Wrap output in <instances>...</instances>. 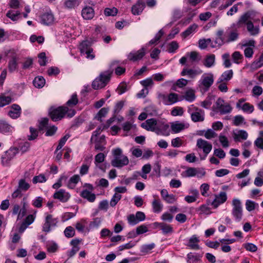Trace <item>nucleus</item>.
I'll return each mask as SVG.
<instances>
[{"label":"nucleus","mask_w":263,"mask_h":263,"mask_svg":"<svg viewBox=\"0 0 263 263\" xmlns=\"http://www.w3.org/2000/svg\"><path fill=\"white\" fill-rule=\"evenodd\" d=\"M236 26H233V24L231 27L228 28L226 31L224 36L223 31L222 30H219L217 33V37L215 41V44H217L218 46H221L224 43H228L230 42H234L237 40L239 36L237 29Z\"/></svg>","instance_id":"1"},{"label":"nucleus","mask_w":263,"mask_h":263,"mask_svg":"<svg viewBox=\"0 0 263 263\" xmlns=\"http://www.w3.org/2000/svg\"><path fill=\"white\" fill-rule=\"evenodd\" d=\"M75 114L74 110L69 109L66 106H59L57 108L51 107L49 110L50 117L53 121L61 120L66 115L68 117L71 118Z\"/></svg>","instance_id":"2"},{"label":"nucleus","mask_w":263,"mask_h":263,"mask_svg":"<svg viewBox=\"0 0 263 263\" xmlns=\"http://www.w3.org/2000/svg\"><path fill=\"white\" fill-rule=\"evenodd\" d=\"M112 72L105 71L101 72L92 82V87L95 89H99L104 87L110 80Z\"/></svg>","instance_id":"3"},{"label":"nucleus","mask_w":263,"mask_h":263,"mask_svg":"<svg viewBox=\"0 0 263 263\" xmlns=\"http://www.w3.org/2000/svg\"><path fill=\"white\" fill-rule=\"evenodd\" d=\"M214 82L212 73H204L198 81V87L200 92L204 94L207 92Z\"/></svg>","instance_id":"4"},{"label":"nucleus","mask_w":263,"mask_h":263,"mask_svg":"<svg viewBox=\"0 0 263 263\" xmlns=\"http://www.w3.org/2000/svg\"><path fill=\"white\" fill-rule=\"evenodd\" d=\"M122 149L117 148L113 150L112 153L114 156V159L111 160V165L116 167H122L127 165L129 163L127 157L122 155Z\"/></svg>","instance_id":"5"},{"label":"nucleus","mask_w":263,"mask_h":263,"mask_svg":"<svg viewBox=\"0 0 263 263\" xmlns=\"http://www.w3.org/2000/svg\"><path fill=\"white\" fill-rule=\"evenodd\" d=\"M187 111L191 115V119L193 122H197L204 121V110L192 105L188 108Z\"/></svg>","instance_id":"6"},{"label":"nucleus","mask_w":263,"mask_h":263,"mask_svg":"<svg viewBox=\"0 0 263 263\" xmlns=\"http://www.w3.org/2000/svg\"><path fill=\"white\" fill-rule=\"evenodd\" d=\"M232 215L237 222L240 221L242 218V206L241 201L238 199L232 200Z\"/></svg>","instance_id":"7"},{"label":"nucleus","mask_w":263,"mask_h":263,"mask_svg":"<svg viewBox=\"0 0 263 263\" xmlns=\"http://www.w3.org/2000/svg\"><path fill=\"white\" fill-rule=\"evenodd\" d=\"M18 153V148L16 147L10 148L6 151L1 157L2 164L3 166H9L10 161L14 158Z\"/></svg>","instance_id":"8"},{"label":"nucleus","mask_w":263,"mask_h":263,"mask_svg":"<svg viewBox=\"0 0 263 263\" xmlns=\"http://www.w3.org/2000/svg\"><path fill=\"white\" fill-rule=\"evenodd\" d=\"M216 109L218 110L220 114L224 115L230 113L232 111L231 105L226 103L223 99L219 98L216 102Z\"/></svg>","instance_id":"9"},{"label":"nucleus","mask_w":263,"mask_h":263,"mask_svg":"<svg viewBox=\"0 0 263 263\" xmlns=\"http://www.w3.org/2000/svg\"><path fill=\"white\" fill-rule=\"evenodd\" d=\"M58 222V218H53L51 214H47L45 221L42 227L43 231L48 233L51 231V228L55 227Z\"/></svg>","instance_id":"10"},{"label":"nucleus","mask_w":263,"mask_h":263,"mask_svg":"<svg viewBox=\"0 0 263 263\" xmlns=\"http://www.w3.org/2000/svg\"><path fill=\"white\" fill-rule=\"evenodd\" d=\"M183 173L185 174L186 177L197 176L198 178H201L205 174V172L203 169L201 170L196 167H189Z\"/></svg>","instance_id":"11"},{"label":"nucleus","mask_w":263,"mask_h":263,"mask_svg":"<svg viewBox=\"0 0 263 263\" xmlns=\"http://www.w3.org/2000/svg\"><path fill=\"white\" fill-rule=\"evenodd\" d=\"M159 121V120H157L154 118L149 119L146 120L144 122H143L141 126L142 128L148 131L156 133Z\"/></svg>","instance_id":"12"},{"label":"nucleus","mask_w":263,"mask_h":263,"mask_svg":"<svg viewBox=\"0 0 263 263\" xmlns=\"http://www.w3.org/2000/svg\"><path fill=\"white\" fill-rule=\"evenodd\" d=\"M159 98L165 105L174 104L178 100V95L175 93H171L168 96L160 94L159 95Z\"/></svg>","instance_id":"13"},{"label":"nucleus","mask_w":263,"mask_h":263,"mask_svg":"<svg viewBox=\"0 0 263 263\" xmlns=\"http://www.w3.org/2000/svg\"><path fill=\"white\" fill-rule=\"evenodd\" d=\"M196 146L198 148L202 149L205 156L210 153L212 149V144L201 138L197 140Z\"/></svg>","instance_id":"14"},{"label":"nucleus","mask_w":263,"mask_h":263,"mask_svg":"<svg viewBox=\"0 0 263 263\" xmlns=\"http://www.w3.org/2000/svg\"><path fill=\"white\" fill-rule=\"evenodd\" d=\"M70 194L64 189L57 191L53 195V198L58 199L62 202H66L70 198Z\"/></svg>","instance_id":"15"},{"label":"nucleus","mask_w":263,"mask_h":263,"mask_svg":"<svg viewBox=\"0 0 263 263\" xmlns=\"http://www.w3.org/2000/svg\"><path fill=\"white\" fill-rule=\"evenodd\" d=\"M155 133L158 135L168 136L170 133L169 125L159 120Z\"/></svg>","instance_id":"16"},{"label":"nucleus","mask_w":263,"mask_h":263,"mask_svg":"<svg viewBox=\"0 0 263 263\" xmlns=\"http://www.w3.org/2000/svg\"><path fill=\"white\" fill-rule=\"evenodd\" d=\"M215 199L211 202L214 208H217L220 204L223 203L227 199V194L224 192H221L218 195H215Z\"/></svg>","instance_id":"17"},{"label":"nucleus","mask_w":263,"mask_h":263,"mask_svg":"<svg viewBox=\"0 0 263 263\" xmlns=\"http://www.w3.org/2000/svg\"><path fill=\"white\" fill-rule=\"evenodd\" d=\"M145 54V49L142 48L136 52H132L129 53L128 59L130 61L135 62L141 60Z\"/></svg>","instance_id":"18"},{"label":"nucleus","mask_w":263,"mask_h":263,"mask_svg":"<svg viewBox=\"0 0 263 263\" xmlns=\"http://www.w3.org/2000/svg\"><path fill=\"white\" fill-rule=\"evenodd\" d=\"M251 12L250 11H248L242 14L240 18H239L238 22L236 24H233V26H236L237 28H240L243 25H247V23L251 21L250 18L251 17Z\"/></svg>","instance_id":"19"},{"label":"nucleus","mask_w":263,"mask_h":263,"mask_svg":"<svg viewBox=\"0 0 263 263\" xmlns=\"http://www.w3.org/2000/svg\"><path fill=\"white\" fill-rule=\"evenodd\" d=\"M54 21V15L51 11L45 12L41 16V22L45 25H51Z\"/></svg>","instance_id":"20"},{"label":"nucleus","mask_w":263,"mask_h":263,"mask_svg":"<svg viewBox=\"0 0 263 263\" xmlns=\"http://www.w3.org/2000/svg\"><path fill=\"white\" fill-rule=\"evenodd\" d=\"M145 4L144 0H138L132 7V12L134 15H140L144 10Z\"/></svg>","instance_id":"21"},{"label":"nucleus","mask_w":263,"mask_h":263,"mask_svg":"<svg viewBox=\"0 0 263 263\" xmlns=\"http://www.w3.org/2000/svg\"><path fill=\"white\" fill-rule=\"evenodd\" d=\"M202 73V70L200 69H193L184 68L181 72V75L182 76L187 75L191 78H194L196 76Z\"/></svg>","instance_id":"22"},{"label":"nucleus","mask_w":263,"mask_h":263,"mask_svg":"<svg viewBox=\"0 0 263 263\" xmlns=\"http://www.w3.org/2000/svg\"><path fill=\"white\" fill-rule=\"evenodd\" d=\"M199 241V238L196 235H194L189 238L186 245L192 250H199L200 246L198 245Z\"/></svg>","instance_id":"23"},{"label":"nucleus","mask_w":263,"mask_h":263,"mask_svg":"<svg viewBox=\"0 0 263 263\" xmlns=\"http://www.w3.org/2000/svg\"><path fill=\"white\" fill-rule=\"evenodd\" d=\"M35 219V216L32 214L28 215L24 219L19 228L20 233L23 232L25 230L31 223L33 222Z\"/></svg>","instance_id":"24"},{"label":"nucleus","mask_w":263,"mask_h":263,"mask_svg":"<svg viewBox=\"0 0 263 263\" xmlns=\"http://www.w3.org/2000/svg\"><path fill=\"white\" fill-rule=\"evenodd\" d=\"M21 114V107L16 104H13L11 106V109L8 112L9 116L12 119L18 118Z\"/></svg>","instance_id":"25"},{"label":"nucleus","mask_w":263,"mask_h":263,"mask_svg":"<svg viewBox=\"0 0 263 263\" xmlns=\"http://www.w3.org/2000/svg\"><path fill=\"white\" fill-rule=\"evenodd\" d=\"M94 15V10L91 7H85L82 10V16L85 20H91Z\"/></svg>","instance_id":"26"},{"label":"nucleus","mask_w":263,"mask_h":263,"mask_svg":"<svg viewBox=\"0 0 263 263\" xmlns=\"http://www.w3.org/2000/svg\"><path fill=\"white\" fill-rule=\"evenodd\" d=\"M171 129L173 133H178L184 129L185 128H187L188 126H186L185 124L183 123L180 122L179 121H176L175 122H173L171 124Z\"/></svg>","instance_id":"27"},{"label":"nucleus","mask_w":263,"mask_h":263,"mask_svg":"<svg viewBox=\"0 0 263 263\" xmlns=\"http://www.w3.org/2000/svg\"><path fill=\"white\" fill-rule=\"evenodd\" d=\"M95 142V148L96 151H103L105 147L104 145L106 144L105 136L102 135L99 138L96 139Z\"/></svg>","instance_id":"28"},{"label":"nucleus","mask_w":263,"mask_h":263,"mask_svg":"<svg viewBox=\"0 0 263 263\" xmlns=\"http://www.w3.org/2000/svg\"><path fill=\"white\" fill-rule=\"evenodd\" d=\"M154 197L155 199L153 200L152 205L153 207V210L154 213H159L163 209V204L161 203L160 200L154 195Z\"/></svg>","instance_id":"29"},{"label":"nucleus","mask_w":263,"mask_h":263,"mask_svg":"<svg viewBox=\"0 0 263 263\" xmlns=\"http://www.w3.org/2000/svg\"><path fill=\"white\" fill-rule=\"evenodd\" d=\"M186 55L189 57V60L193 64L198 63L201 60V56L199 53L195 51L187 52Z\"/></svg>","instance_id":"30"},{"label":"nucleus","mask_w":263,"mask_h":263,"mask_svg":"<svg viewBox=\"0 0 263 263\" xmlns=\"http://www.w3.org/2000/svg\"><path fill=\"white\" fill-rule=\"evenodd\" d=\"M18 60V58L16 55H12L11 57L9 62H8V69L10 72H13L15 70L17 69L18 63L17 61Z\"/></svg>","instance_id":"31"},{"label":"nucleus","mask_w":263,"mask_h":263,"mask_svg":"<svg viewBox=\"0 0 263 263\" xmlns=\"http://www.w3.org/2000/svg\"><path fill=\"white\" fill-rule=\"evenodd\" d=\"M233 76V71L232 69L228 70L221 75V76L218 79V83H221L224 81H228L230 80Z\"/></svg>","instance_id":"32"},{"label":"nucleus","mask_w":263,"mask_h":263,"mask_svg":"<svg viewBox=\"0 0 263 263\" xmlns=\"http://www.w3.org/2000/svg\"><path fill=\"white\" fill-rule=\"evenodd\" d=\"M80 195L83 198L86 199L88 201L93 202L96 199V195L92 193L90 191H88L87 189L83 190Z\"/></svg>","instance_id":"33"},{"label":"nucleus","mask_w":263,"mask_h":263,"mask_svg":"<svg viewBox=\"0 0 263 263\" xmlns=\"http://www.w3.org/2000/svg\"><path fill=\"white\" fill-rule=\"evenodd\" d=\"M247 29L248 31L251 35H256L259 32V28L258 26H254L252 21L247 23Z\"/></svg>","instance_id":"34"},{"label":"nucleus","mask_w":263,"mask_h":263,"mask_svg":"<svg viewBox=\"0 0 263 263\" xmlns=\"http://www.w3.org/2000/svg\"><path fill=\"white\" fill-rule=\"evenodd\" d=\"M215 55L213 54L207 55L204 60L203 65L208 68L211 67L215 65Z\"/></svg>","instance_id":"35"},{"label":"nucleus","mask_w":263,"mask_h":263,"mask_svg":"<svg viewBox=\"0 0 263 263\" xmlns=\"http://www.w3.org/2000/svg\"><path fill=\"white\" fill-rule=\"evenodd\" d=\"M248 134L246 130H239L237 133L234 134V139L235 141H239L240 139L243 140L248 138Z\"/></svg>","instance_id":"36"},{"label":"nucleus","mask_w":263,"mask_h":263,"mask_svg":"<svg viewBox=\"0 0 263 263\" xmlns=\"http://www.w3.org/2000/svg\"><path fill=\"white\" fill-rule=\"evenodd\" d=\"M12 127L5 122H0V132L3 134H9L12 132Z\"/></svg>","instance_id":"37"},{"label":"nucleus","mask_w":263,"mask_h":263,"mask_svg":"<svg viewBox=\"0 0 263 263\" xmlns=\"http://www.w3.org/2000/svg\"><path fill=\"white\" fill-rule=\"evenodd\" d=\"M12 99L10 96H6L4 93L0 95V107L10 104L12 102Z\"/></svg>","instance_id":"38"},{"label":"nucleus","mask_w":263,"mask_h":263,"mask_svg":"<svg viewBox=\"0 0 263 263\" xmlns=\"http://www.w3.org/2000/svg\"><path fill=\"white\" fill-rule=\"evenodd\" d=\"M80 180V178L78 175H73L70 178L68 182V187L71 189H74Z\"/></svg>","instance_id":"39"},{"label":"nucleus","mask_w":263,"mask_h":263,"mask_svg":"<svg viewBox=\"0 0 263 263\" xmlns=\"http://www.w3.org/2000/svg\"><path fill=\"white\" fill-rule=\"evenodd\" d=\"M33 83L35 87L42 88L45 84V80L42 76H37L34 78Z\"/></svg>","instance_id":"40"},{"label":"nucleus","mask_w":263,"mask_h":263,"mask_svg":"<svg viewBox=\"0 0 263 263\" xmlns=\"http://www.w3.org/2000/svg\"><path fill=\"white\" fill-rule=\"evenodd\" d=\"M91 46V43L89 41L87 40L83 41L80 45L81 53H84L87 50L92 49Z\"/></svg>","instance_id":"41"},{"label":"nucleus","mask_w":263,"mask_h":263,"mask_svg":"<svg viewBox=\"0 0 263 263\" xmlns=\"http://www.w3.org/2000/svg\"><path fill=\"white\" fill-rule=\"evenodd\" d=\"M30 184L27 182L25 179H21L18 183V189L21 191L26 192L30 188Z\"/></svg>","instance_id":"42"},{"label":"nucleus","mask_w":263,"mask_h":263,"mask_svg":"<svg viewBox=\"0 0 263 263\" xmlns=\"http://www.w3.org/2000/svg\"><path fill=\"white\" fill-rule=\"evenodd\" d=\"M20 14V12L18 11L9 10L6 14V16L12 21H16L18 19Z\"/></svg>","instance_id":"43"},{"label":"nucleus","mask_w":263,"mask_h":263,"mask_svg":"<svg viewBox=\"0 0 263 263\" xmlns=\"http://www.w3.org/2000/svg\"><path fill=\"white\" fill-rule=\"evenodd\" d=\"M159 226L161 228V229L164 234L172 233L173 232V229L171 226L165 223L161 222L160 224H159Z\"/></svg>","instance_id":"44"},{"label":"nucleus","mask_w":263,"mask_h":263,"mask_svg":"<svg viewBox=\"0 0 263 263\" xmlns=\"http://www.w3.org/2000/svg\"><path fill=\"white\" fill-rule=\"evenodd\" d=\"M148 231V228L147 227L144 225H141L139 227H138L136 229V232H134V235L132 236H129V237H135L137 235L143 234L144 233H146Z\"/></svg>","instance_id":"45"},{"label":"nucleus","mask_w":263,"mask_h":263,"mask_svg":"<svg viewBox=\"0 0 263 263\" xmlns=\"http://www.w3.org/2000/svg\"><path fill=\"white\" fill-rule=\"evenodd\" d=\"M232 58L234 63L237 64H240L243 58L242 54H241L239 51H235L233 52L232 54Z\"/></svg>","instance_id":"46"},{"label":"nucleus","mask_w":263,"mask_h":263,"mask_svg":"<svg viewBox=\"0 0 263 263\" xmlns=\"http://www.w3.org/2000/svg\"><path fill=\"white\" fill-rule=\"evenodd\" d=\"M108 109L107 108H102L95 116V119H96L98 121H100V122H102V118L105 117L106 116V115L108 113Z\"/></svg>","instance_id":"47"},{"label":"nucleus","mask_w":263,"mask_h":263,"mask_svg":"<svg viewBox=\"0 0 263 263\" xmlns=\"http://www.w3.org/2000/svg\"><path fill=\"white\" fill-rule=\"evenodd\" d=\"M197 28V25L194 24L189 27L184 32L182 33V35L184 37H186L192 34Z\"/></svg>","instance_id":"48"},{"label":"nucleus","mask_w":263,"mask_h":263,"mask_svg":"<svg viewBox=\"0 0 263 263\" xmlns=\"http://www.w3.org/2000/svg\"><path fill=\"white\" fill-rule=\"evenodd\" d=\"M258 206V203L255 202L250 200H247L246 202V208L247 211L249 212H251L255 209V208Z\"/></svg>","instance_id":"49"},{"label":"nucleus","mask_w":263,"mask_h":263,"mask_svg":"<svg viewBox=\"0 0 263 263\" xmlns=\"http://www.w3.org/2000/svg\"><path fill=\"white\" fill-rule=\"evenodd\" d=\"M137 241H130L129 242L121 245L118 247V250L122 251L125 249H129L136 246Z\"/></svg>","instance_id":"50"},{"label":"nucleus","mask_w":263,"mask_h":263,"mask_svg":"<svg viewBox=\"0 0 263 263\" xmlns=\"http://www.w3.org/2000/svg\"><path fill=\"white\" fill-rule=\"evenodd\" d=\"M195 98V92L192 89L186 91L184 94L185 99L189 102H193Z\"/></svg>","instance_id":"51"},{"label":"nucleus","mask_w":263,"mask_h":263,"mask_svg":"<svg viewBox=\"0 0 263 263\" xmlns=\"http://www.w3.org/2000/svg\"><path fill=\"white\" fill-rule=\"evenodd\" d=\"M78 0H67L65 2L66 7L69 9L74 8L79 5Z\"/></svg>","instance_id":"52"},{"label":"nucleus","mask_w":263,"mask_h":263,"mask_svg":"<svg viewBox=\"0 0 263 263\" xmlns=\"http://www.w3.org/2000/svg\"><path fill=\"white\" fill-rule=\"evenodd\" d=\"M118 13V9L115 7L106 8L104 10V14L107 16H115Z\"/></svg>","instance_id":"53"},{"label":"nucleus","mask_w":263,"mask_h":263,"mask_svg":"<svg viewBox=\"0 0 263 263\" xmlns=\"http://www.w3.org/2000/svg\"><path fill=\"white\" fill-rule=\"evenodd\" d=\"M179 45L176 41H173L168 44L167 51L169 53H174L178 49Z\"/></svg>","instance_id":"54"},{"label":"nucleus","mask_w":263,"mask_h":263,"mask_svg":"<svg viewBox=\"0 0 263 263\" xmlns=\"http://www.w3.org/2000/svg\"><path fill=\"white\" fill-rule=\"evenodd\" d=\"M70 136L68 134H67L65 135L63 138H62L59 142V144L57 147V149L55 150V153H57L58 151L61 149L62 147L65 144L66 141L68 140V139L69 138Z\"/></svg>","instance_id":"55"},{"label":"nucleus","mask_w":263,"mask_h":263,"mask_svg":"<svg viewBox=\"0 0 263 263\" xmlns=\"http://www.w3.org/2000/svg\"><path fill=\"white\" fill-rule=\"evenodd\" d=\"M65 236L67 238H71L74 236L75 231L74 229L71 227H67L64 230Z\"/></svg>","instance_id":"56"},{"label":"nucleus","mask_w":263,"mask_h":263,"mask_svg":"<svg viewBox=\"0 0 263 263\" xmlns=\"http://www.w3.org/2000/svg\"><path fill=\"white\" fill-rule=\"evenodd\" d=\"M229 58L230 54L228 53H226L222 55V58L223 60V65L226 68H229L231 66V62Z\"/></svg>","instance_id":"57"},{"label":"nucleus","mask_w":263,"mask_h":263,"mask_svg":"<svg viewBox=\"0 0 263 263\" xmlns=\"http://www.w3.org/2000/svg\"><path fill=\"white\" fill-rule=\"evenodd\" d=\"M121 197L122 196L120 194H118V193H115L113 195V196L110 201V206L112 207L115 206L117 204L118 201L121 199Z\"/></svg>","instance_id":"58"},{"label":"nucleus","mask_w":263,"mask_h":263,"mask_svg":"<svg viewBox=\"0 0 263 263\" xmlns=\"http://www.w3.org/2000/svg\"><path fill=\"white\" fill-rule=\"evenodd\" d=\"M47 180L45 176L43 174H40L39 176H35L32 179V182L36 184L37 182L43 183L46 182Z\"/></svg>","instance_id":"59"},{"label":"nucleus","mask_w":263,"mask_h":263,"mask_svg":"<svg viewBox=\"0 0 263 263\" xmlns=\"http://www.w3.org/2000/svg\"><path fill=\"white\" fill-rule=\"evenodd\" d=\"M29 129L30 132V135L28 136V139L30 141L33 140L37 137L38 132L36 129L32 127H30Z\"/></svg>","instance_id":"60"},{"label":"nucleus","mask_w":263,"mask_h":263,"mask_svg":"<svg viewBox=\"0 0 263 263\" xmlns=\"http://www.w3.org/2000/svg\"><path fill=\"white\" fill-rule=\"evenodd\" d=\"M140 84L144 87V88L148 89V87H152L153 85L154 82L152 78H147L145 80L141 81Z\"/></svg>","instance_id":"61"},{"label":"nucleus","mask_w":263,"mask_h":263,"mask_svg":"<svg viewBox=\"0 0 263 263\" xmlns=\"http://www.w3.org/2000/svg\"><path fill=\"white\" fill-rule=\"evenodd\" d=\"M183 144V141L179 137L173 139L171 141V145L174 147H179Z\"/></svg>","instance_id":"62"},{"label":"nucleus","mask_w":263,"mask_h":263,"mask_svg":"<svg viewBox=\"0 0 263 263\" xmlns=\"http://www.w3.org/2000/svg\"><path fill=\"white\" fill-rule=\"evenodd\" d=\"M33 64V59L31 58H27L23 63L22 68L24 69H29Z\"/></svg>","instance_id":"63"},{"label":"nucleus","mask_w":263,"mask_h":263,"mask_svg":"<svg viewBox=\"0 0 263 263\" xmlns=\"http://www.w3.org/2000/svg\"><path fill=\"white\" fill-rule=\"evenodd\" d=\"M43 201V198L42 197H37L32 201V205L34 207L40 208L42 206Z\"/></svg>","instance_id":"64"}]
</instances>
